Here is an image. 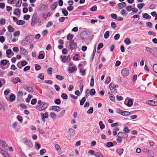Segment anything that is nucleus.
I'll list each match as a JSON object with an SVG mask.
<instances>
[{
	"instance_id": "nucleus-1",
	"label": "nucleus",
	"mask_w": 157,
	"mask_h": 157,
	"mask_svg": "<svg viewBox=\"0 0 157 157\" xmlns=\"http://www.w3.org/2000/svg\"><path fill=\"white\" fill-rule=\"evenodd\" d=\"M48 106V105L47 103L43 102L40 105H37L36 106V108L38 110L41 111L45 110Z\"/></svg>"
},
{
	"instance_id": "nucleus-2",
	"label": "nucleus",
	"mask_w": 157,
	"mask_h": 157,
	"mask_svg": "<svg viewBox=\"0 0 157 157\" xmlns=\"http://www.w3.org/2000/svg\"><path fill=\"white\" fill-rule=\"evenodd\" d=\"M70 49L72 52H74L75 51L77 48V43L75 42L74 40H71L69 42Z\"/></svg>"
},
{
	"instance_id": "nucleus-3",
	"label": "nucleus",
	"mask_w": 157,
	"mask_h": 157,
	"mask_svg": "<svg viewBox=\"0 0 157 157\" xmlns=\"http://www.w3.org/2000/svg\"><path fill=\"white\" fill-rule=\"evenodd\" d=\"M37 13H35L33 16L32 20L31 23L32 26H33L39 21V18H37Z\"/></svg>"
},
{
	"instance_id": "nucleus-4",
	"label": "nucleus",
	"mask_w": 157,
	"mask_h": 157,
	"mask_svg": "<svg viewBox=\"0 0 157 157\" xmlns=\"http://www.w3.org/2000/svg\"><path fill=\"white\" fill-rule=\"evenodd\" d=\"M22 141L24 144L29 147L31 148L33 147V144L29 140L26 138H24L22 139Z\"/></svg>"
},
{
	"instance_id": "nucleus-5",
	"label": "nucleus",
	"mask_w": 157,
	"mask_h": 157,
	"mask_svg": "<svg viewBox=\"0 0 157 157\" xmlns=\"http://www.w3.org/2000/svg\"><path fill=\"white\" fill-rule=\"evenodd\" d=\"M31 41L28 39V37L26 36L25 39H24L21 43V45L23 46H24L27 44L30 43Z\"/></svg>"
},
{
	"instance_id": "nucleus-6",
	"label": "nucleus",
	"mask_w": 157,
	"mask_h": 157,
	"mask_svg": "<svg viewBox=\"0 0 157 157\" xmlns=\"http://www.w3.org/2000/svg\"><path fill=\"white\" fill-rule=\"evenodd\" d=\"M117 136L120 137L123 139L126 138L128 137V135L124 132H118Z\"/></svg>"
},
{
	"instance_id": "nucleus-7",
	"label": "nucleus",
	"mask_w": 157,
	"mask_h": 157,
	"mask_svg": "<svg viewBox=\"0 0 157 157\" xmlns=\"http://www.w3.org/2000/svg\"><path fill=\"white\" fill-rule=\"evenodd\" d=\"M0 146L5 149H7L8 146L5 141L2 140H0Z\"/></svg>"
},
{
	"instance_id": "nucleus-8",
	"label": "nucleus",
	"mask_w": 157,
	"mask_h": 157,
	"mask_svg": "<svg viewBox=\"0 0 157 157\" xmlns=\"http://www.w3.org/2000/svg\"><path fill=\"white\" fill-rule=\"evenodd\" d=\"M129 73V71L127 68H124L121 71V74L123 76H128Z\"/></svg>"
},
{
	"instance_id": "nucleus-9",
	"label": "nucleus",
	"mask_w": 157,
	"mask_h": 157,
	"mask_svg": "<svg viewBox=\"0 0 157 157\" xmlns=\"http://www.w3.org/2000/svg\"><path fill=\"white\" fill-rule=\"evenodd\" d=\"M39 10L40 11L46 10L48 9V7L44 4H40L39 6Z\"/></svg>"
},
{
	"instance_id": "nucleus-10",
	"label": "nucleus",
	"mask_w": 157,
	"mask_h": 157,
	"mask_svg": "<svg viewBox=\"0 0 157 157\" xmlns=\"http://www.w3.org/2000/svg\"><path fill=\"white\" fill-rule=\"evenodd\" d=\"M125 104L128 107L131 106L133 104V101L131 99L126 100L124 101Z\"/></svg>"
},
{
	"instance_id": "nucleus-11",
	"label": "nucleus",
	"mask_w": 157,
	"mask_h": 157,
	"mask_svg": "<svg viewBox=\"0 0 157 157\" xmlns=\"http://www.w3.org/2000/svg\"><path fill=\"white\" fill-rule=\"evenodd\" d=\"M77 68L75 65H73L72 66H70L68 67V71L70 73H72L74 71H76Z\"/></svg>"
},
{
	"instance_id": "nucleus-12",
	"label": "nucleus",
	"mask_w": 157,
	"mask_h": 157,
	"mask_svg": "<svg viewBox=\"0 0 157 157\" xmlns=\"http://www.w3.org/2000/svg\"><path fill=\"white\" fill-rule=\"evenodd\" d=\"M41 115H42V121L44 122L45 121V119L47 118L48 117V113L46 112L44 113V114L42 113H40Z\"/></svg>"
},
{
	"instance_id": "nucleus-13",
	"label": "nucleus",
	"mask_w": 157,
	"mask_h": 157,
	"mask_svg": "<svg viewBox=\"0 0 157 157\" xmlns=\"http://www.w3.org/2000/svg\"><path fill=\"white\" fill-rule=\"evenodd\" d=\"M20 52L21 54H24V55H26L28 53L26 50L23 47L20 48Z\"/></svg>"
},
{
	"instance_id": "nucleus-14",
	"label": "nucleus",
	"mask_w": 157,
	"mask_h": 157,
	"mask_svg": "<svg viewBox=\"0 0 157 157\" xmlns=\"http://www.w3.org/2000/svg\"><path fill=\"white\" fill-rule=\"evenodd\" d=\"M12 82L13 84H16L18 82H19L21 83H22L21 80H20V78L17 77L15 78L14 79H13L12 80Z\"/></svg>"
},
{
	"instance_id": "nucleus-15",
	"label": "nucleus",
	"mask_w": 157,
	"mask_h": 157,
	"mask_svg": "<svg viewBox=\"0 0 157 157\" xmlns=\"http://www.w3.org/2000/svg\"><path fill=\"white\" fill-rule=\"evenodd\" d=\"M24 88L25 90L29 92H33V89L30 86H25L24 87Z\"/></svg>"
},
{
	"instance_id": "nucleus-16",
	"label": "nucleus",
	"mask_w": 157,
	"mask_h": 157,
	"mask_svg": "<svg viewBox=\"0 0 157 157\" xmlns=\"http://www.w3.org/2000/svg\"><path fill=\"white\" fill-rule=\"evenodd\" d=\"M147 103L149 105L155 106L157 105V103L154 101L149 100L147 102Z\"/></svg>"
},
{
	"instance_id": "nucleus-17",
	"label": "nucleus",
	"mask_w": 157,
	"mask_h": 157,
	"mask_svg": "<svg viewBox=\"0 0 157 157\" xmlns=\"http://www.w3.org/2000/svg\"><path fill=\"white\" fill-rule=\"evenodd\" d=\"M118 6L120 9H121L125 7L126 6V4L125 2H123L118 4Z\"/></svg>"
},
{
	"instance_id": "nucleus-18",
	"label": "nucleus",
	"mask_w": 157,
	"mask_h": 157,
	"mask_svg": "<svg viewBox=\"0 0 157 157\" xmlns=\"http://www.w3.org/2000/svg\"><path fill=\"white\" fill-rule=\"evenodd\" d=\"M116 151L119 155H121L123 152L124 149L121 148H118L116 150Z\"/></svg>"
},
{
	"instance_id": "nucleus-19",
	"label": "nucleus",
	"mask_w": 157,
	"mask_h": 157,
	"mask_svg": "<svg viewBox=\"0 0 157 157\" xmlns=\"http://www.w3.org/2000/svg\"><path fill=\"white\" fill-rule=\"evenodd\" d=\"M58 5V3L57 2H54L51 6V8L52 10H54Z\"/></svg>"
},
{
	"instance_id": "nucleus-20",
	"label": "nucleus",
	"mask_w": 157,
	"mask_h": 157,
	"mask_svg": "<svg viewBox=\"0 0 157 157\" xmlns=\"http://www.w3.org/2000/svg\"><path fill=\"white\" fill-rule=\"evenodd\" d=\"M21 10L19 9H16L14 10L13 14L15 15H18L20 13Z\"/></svg>"
},
{
	"instance_id": "nucleus-21",
	"label": "nucleus",
	"mask_w": 157,
	"mask_h": 157,
	"mask_svg": "<svg viewBox=\"0 0 157 157\" xmlns=\"http://www.w3.org/2000/svg\"><path fill=\"white\" fill-rule=\"evenodd\" d=\"M52 109L54 111H59L60 110V108L58 106H52Z\"/></svg>"
},
{
	"instance_id": "nucleus-22",
	"label": "nucleus",
	"mask_w": 157,
	"mask_h": 157,
	"mask_svg": "<svg viewBox=\"0 0 157 157\" xmlns=\"http://www.w3.org/2000/svg\"><path fill=\"white\" fill-rule=\"evenodd\" d=\"M8 31L10 33L13 32L14 30V28L11 25H9L8 26Z\"/></svg>"
},
{
	"instance_id": "nucleus-23",
	"label": "nucleus",
	"mask_w": 157,
	"mask_h": 157,
	"mask_svg": "<svg viewBox=\"0 0 157 157\" xmlns=\"http://www.w3.org/2000/svg\"><path fill=\"white\" fill-rule=\"evenodd\" d=\"M8 62V61L6 59L1 60L0 63V65L1 64L2 65L4 66L6 65Z\"/></svg>"
},
{
	"instance_id": "nucleus-24",
	"label": "nucleus",
	"mask_w": 157,
	"mask_h": 157,
	"mask_svg": "<svg viewBox=\"0 0 157 157\" xmlns=\"http://www.w3.org/2000/svg\"><path fill=\"white\" fill-rule=\"evenodd\" d=\"M146 49L151 53L153 54L154 52V51L153 49L149 47H146Z\"/></svg>"
},
{
	"instance_id": "nucleus-25",
	"label": "nucleus",
	"mask_w": 157,
	"mask_h": 157,
	"mask_svg": "<svg viewBox=\"0 0 157 157\" xmlns=\"http://www.w3.org/2000/svg\"><path fill=\"white\" fill-rule=\"evenodd\" d=\"M22 2V0H18L15 6L16 7H20L21 6V4Z\"/></svg>"
},
{
	"instance_id": "nucleus-26",
	"label": "nucleus",
	"mask_w": 157,
	"mask_h": 157,
	"mask_svg": "<svg viewBox=\"0 0 157 157\" xmlns=\"http://www.w3.org/2000/svg\"><path fill=\"white\" fill-rule=\"evenodd\" d=\"M124 42L127 45H128V44H130L131 43V41L130 40V39L128 38H126L124 40Z\"/></svg>"
},
{
	"instance_id": "nucleus-27",
	"label": "nucleus",
	"mask_w": 157,
	"mask_h": 157,
	"mask_svg": "<svg viewBox=\"0 0 157 157\" xmlns=\"http://www.w3.org/2000/svg\"><path fill=\"white\" fill-rule=\"evenodd\" d=\"M25 23V21L23 20H19L17 21V23L19 25H22Z\"/></svg>"
},
{
	"instance_id": "nucleus-28",
	"label": "nucleus",
	"mask_w": 157,
	"mask_h": 157,
	"mask_svg": "<svg viewBox=\"0 0 157 157\" xmlns=\"http://www.w3.org/2000/svg\"><path fill=\"white\" fill-rule=\"evenodd\" d=\"M60 57L62 58V62L63 63H65L67 61V56H61Z\"/></svg>"
},
{
	"instance_id": "nucleus-29",
	"label": "nucleus",
	"mask_w": 157,
	"mask_h": 157,
	"mask_svg": "<svg viewBox=\"0 0 157 157\" xmlns=\"http://www.w3.org/2000/svg\"><path fill=\"white\" fill-rule=\"evenodd\" d=\"M99 125L100 126V128L101 129H102L105 128V125L101 121H100L99 122Z\"/></svg>"
},
{
	"instance_id": "nucleus-30",
	"label": "nucleus",
	"mask_w": 157,
	"mask_h": 157,
	"mask_svg": "<svg viewBox=\"0 0 157 157\" xmlns=\"http://www.w3.org/2000/svg\"><path fill=\"white\" fill-rule=\"evenodd\" d=\"M143 17L146 19H150L151 18V17L147 13L144 14L143 16Z\"/></svg>"
},
{
	"instance_id": "nucleus-31",
	"label": "nucleus",
	"mask_w": 157,
	"mask_h": 157,
	"mask_svg": "<svg viewBox=\"0 0 157 157\" xmlns=\"http://www.w3.org/2000/svg\"><path fill=\"white\" fill-rule=\"evenodd\" d=\"M69 132L71 136H73L75 134V131L72 128L69 129Z\"/></svg>"
},
{
	"instance_id": "nucleus-32",
	"label": "nucleus",
	"mask_w": 157,
	"mask_h": 157,
	"mask_svg": "<svg viewBox=\"0 0 157 157\" xmlns=\"http://www.w3.org/2000/svg\"><path fill=\"white\" fill-rule=\"evenodd\" d=\"M153 70L155 72L157 73V64H155L153 65Z\"/></svg>"
},
{
	"instance_id": "nucleus-33",
	"label": "nucleus",
	"mask_w": 157,
	"mask_h": 157,
	"mask_svg": "<svg viewBox=\"0 0 157 157\" xmlns=\"http://www.w3.org/2000/svg\"><path fill=\"white\" fill-rule=\"evenodd\" d=\"M109 32L108 31H106L104 35V37L105 38L107 39L108 38L109 36Z\"/></svg>"
},
{
	"instance_id": "nucleus-34",
	"label": "nucleus",
	"mask_w": 157,
	"mask_h": 157,
	"mask_svg": "<svg viewBox=\"0 0 157 157\" xmlns=\"http://www.w3.org/2000/svg\"><path fill=\"white\" fill-rule=\"evenodd\" d=\"M86 98L85 97H83L82 98L80 102V105H83L86 101Z\"/></svg>"
},
{
	"instance_id": "nucleus-35",
	"label": "nucleus",
	"mask_w": 157,
	"mask_h": 157,
	"mask_svg": "<svg viewBox=\"0 0 157 157\" xmlns=\"http://www.w3.org/2000/svg\"><path fill=\"white\" fill-rule=\"evenodd\" d=\"M62 12L65 16H67L68 14V12L65 9H62Z\"/></svg>"
},
{
	"instance_id": "nucleus-36",
	"label": "nucleus",
	"mask_w": 157,
	"mask_h": 157,
	"mask_svg": "<svg viewBox=\"0 0 157 157\" xmlns=\"http://www.w3.org/2000/svg\"><path fill=\"white\" fill-rule=\"evenodd\" d=\"M145 5L144 3H140L138 4L137 7L139 9H141Z\"/></svg>"
},
{
	"instance_id": "nucleus-37",
	"label": "nucleus",
	"mask_w": 157,
	"mask_h": 157,
	"mask_svg": "<svg viewBox=\"0 0 157 157\" xmlns=\"http://www.w3.org/2000/svg\"><path fill=\"white\" fill-rule=\"evenodd\" d=\"M111 81V78L110 77H108L106 80L105 81V84H109L110 82Z\"/></svg>"
},
{
	"instance_id": "nucleus-38",
	"label": "nucleus",
	"mask_w": 157,
	"mask_h": 157,
	"mask_svg": "<svg viewBox=\"0 0 157 157\" xmlns=\"http://www.w3.org/2000/svg\"><path fill=\"white\" fill-rule=\"evenodd\" d=\"M38 78L41 80H43L44 78V74L43 73H41L39 74Z\"/></svg>"
},
{
	"instance_id": "nucleus-39",
	"label": "nucleus",
	"mask_w": 157,
	"mask_h": 157,
	"mask_svg": "<svg viewBox=\"0 0 157 157\" xmlns=\"http://www.w3.org/2000/svg\"><path fill=\"white\" fill-rule=\"evenodd\" d=\"M15 98V96L14 94H11L10 97V99L12 101H13Z\"/></svg>"
},
{
	"instance_id": "nucleus-40",
	"label": "nucleus",
	"mask_w": 157,
	"mask_h": 157,
	"mask_svg": "<svg viewBox=\"0 0 157 157\" xmlns=\"http://www.w3.org/2000/svg\"><path fill=\"white\" fill-rule=\"evenodd\" d=\"M56 78L60 80H62L64 79V77L61 75H57L56 76Z\"/></svg>"
},
{
	"instance_id": "nucleus-41",
	"label": "nucleus",
	"mask_w": 157,
	"mask_h": 157,
	"mask_svg": "<svg viewBox=\"0 0 157 157\" xmlns=\"http://www.w3.org/2000/svg\"><path fill=\"white\" fill-rule=\"evenodd\" d=\"M61 97L63 99H67L68 98L67 95L64 93L62 94Z\"/></svg>"
},
{
	"instance_id": "nucleus-42",
	"label": "nucleus",
	"mask_w": 157,
	"mask_h": 157,
	"mask_svg": "<svg viewBox=\"0 0 157 157\" xmlns=\"http://www.w3.org/2000/svg\"><path fill=\"white\" fill-rule=\"evenodd\" d=\"M147 153L148 154L150 155L152 157H154L155 155L154 154L151 150L149 149V150H148Z\"/></svg>"
},
{
	"instance_id": "nucleus-43",
	"label": "nucleus",
	"mask_w": 157,
	"mask_h": 157,
	"mask_svg": "<svg viewBox=\"0 0 157 157\" xmlns=\"http://www.w3.org/2000/svg\"><path fill=\"white\" fill-rule=\"evenodd\" d=\"M55 147L57 151L60 150L61 148L60 146L58 144H56L55 145Z\"/></svg>"
},
{
	"instance_id": "nucleus-44",
	"label": "nucleus",
	"mask_w": 157,
	"mask_h": 157,
	"mask_svg": "<svg viewBox=\"0 0 157 157\" xmlns=\"http://www.w3.org/2000/svg\"><path fill=\"white\" fill-rule=\"evenodd\" d=\"M27 36L28 37V39H29L31 42L34 40V36L33 35H30Z\"/></svg>"
},
{
	"instance_id": "nucleus-45",
	"label": "nucleus",
	"mask_w": 157,
	"mask_h": 157,
	"mask_svg": "<svg viewBox=\"0 0 157 157\" xmlns=\"http://www.w3.org/2000/svg\"><path fill=\"white\" fill-rule=\"evenodd\" d=\"M113 146V143L111 142H109L107 143V146L108 147H110Z\"/></svg>"
},
{
	"instance_id": "nucleus-46",
	"label": "nucleus",
	"mask_w": 157,
	"mask_h": 157,
	"mask_svg": "<svg viewBox=\"0 0 157 157\" xmlns=\"http://www.w3.org/2000/svg\"><path fill=\"white\" fill-rule=\"evenodd\" d=\"M93 109L92 107H90V109L87 111V113L88 114H91L93 113Z\"/></svg>"
},
{
	"instance_id": "nucleus-47",
	"label": "nucleus",
	"mask_w": 157,
	"mask_h": 157,
	"mask_svg": "<svg viewBox=\"0 0 157 157\" xmlns=\"http://www.w3.org/2000/svg\"><path fill=\"white\" fill-rule=\"evenodd\" d=\"M97 7L95 5H94L90 9V10L91 11H94L97 10Z\"/></svg>"
},
{
	"instance_id": "nucleus-48",
	"label": "nucleus",
	"mask_w": 157,
	"mask_h": 157,
	"mask_svg": "<svg viewBox=\"0 0 157 157\" xmlns=\"http://www.w3.org/2000/svg\"><path fill=\"white\" fill-rule=\"evenodd\" d=\"M44 57V55L42 53L40 54L38 56V58L39 59H43Z\"/></svg>"
},
{
	"instance_id": "nucleus-49",
	"label": "nucleus",
	"mask_w": 157,
	"mask_h": 157,
	"mask_svg": "<svg viewBox=\"0 0 157 157\" xmlns=\"http://www.w3.org/2000/svg\"><path fill=\"white\" fill-rule=\"evenodd\" d=\"M20 34V32L19 31H17L13 33L14 36H19Z\"/></svg>"
},
{
	"instance_id": "nucleus-50",
	"label": "nucleus",
	"mask_w": 157,
	"mask_h": 157,
	"mask_svg": "<svg viewBox=\"0 0 157 157\" xmlns=\"http://www.w3.org/2000/svg\"><path fill=\"white\" fill-rule=\"evenodd\" d=\"M73 36L71 34H68L67 36V39L68 40H72Z\"/></svg>"
},
{
	"instance_id": "nucleus-51",
	"label": "nucleus",
	"mask_w": 157,
	"mask_h": 157,
	"mask_svg": "<svg viewBox=\"0 0 157 157\" xmlns=\"http://www.w3.org/2000/svg\"><path fill=\"white\" fill-rule=\"evenodd\" d=\"M95 93V91L94 89H92L90 90V94L91 95H93Z\"/></svg>"
},
{
	"instance_id": "nucleus-52",
	"label": "nucleus",
	"mask_w": 157,
	"mask_h": 157,
	"mask_svg": "<svg viewBox=\"0 0 157 157\" xmlns=\"http://www.w3.org/2000/svg\"><path fill=\"white\" fill-rule=\"evenodd\" d=\"M123 131L124 132L126 133H128L130 132V130L128 129V128L126 127L123 129Z\"/></svg>"
},
{
	"instance_id": "nucleus-53",
	"label": "nucleus",
	"mask_w": 157,
	"mask_h": 157,
	"mask_svg": "<svg viewBox=\"0 0 157 157\" xmlns=\"http://www.w3.org/2000/svg\"><path fill=\"white\" fill-rule=\"evenodd\" d=\"M17 118L18 120L20 121V122L22 123V122L23 118L21 116L19 115H18L17 116Z\"/></svg>"
},
{
	"instance_id": "nucleus-54",
	"label": "nucleus",
	"mask_w": 157,
	"mask_h": 157,
	"mask_svg": "<svg viewBox=\"0 0 157 157\" xmlns=\"http://www.w3.org/2000/svg\"><path fill=\"white\" fill-rule=\"evenodd\" d=\"M37 101V100L35 98H33L32 99V100L31 101V104L32 105H34L35 104Z\"/></svg>"
},
{
	"instance_id": "nucleus-55",
	"label": "nucleus",
	"mask_w": 157,
	"mask_h": 157,
	"mask_svg": "<svg viewBox=\"0 0 157 157\" xmlns=\"http://www.w3.org/2000/svg\"><path fill=\"white\" fill-rule=\"evenodd\" d=\"M41 68L40 66L38 64H36L35 65V69L36 70L38 71L40 70Z\"/></svg>"
},
{
	"instance_id": "nucleus-56",
	"label": "nucleus",
	"mask_w": 157,
	"mask_h": 157,
	"mask_svg": "<svg viewBox=\"0 0 157 157\" xmlns=\"http://www.w3.org/2000/svg\"><path fill=\"white\" fill-rule=\"evenodd\" d=\"M54 102L56 104L59 105L61 103V101L59 99H57L55 100Z\"/></svg>"
},
{
	"instance_id": "nucleus-57",
	"label": "nucleus",
	"mask_w": 157,
	"mask_h": 157,
	"mask_svg": "<svg viewBox=\"0 0 157 157\" xmlns=\"http://www.w3.org/2000/svg\"><path fill=\"white\" fill-rule=\"evenodd\" d=\"M103 47V44L102 43H100L98 45L97 47V49L100 50L101 48H102Z\"/></svg>"
},
{
	"instance_id": "nucleus-58",
	"label": "nucleus",
	"mask_w": 157,
	"mask_h": 157,
	"mask_svg": "<svg viewBox=\"0 0 157 157\" xmlns=\"http://www.w3.org/2000/svg\"><path fill=\"white\" fill-rule=\"evenodd\" d=\"M94 155L96 157H103L101 154L98 152H97Z\"/></svg>"
},
{
	"instance_id": "nucleus-59",
	"label": "nucleus",
	"mask_w": 157,
	"mask_h": 157,
	"mask_svg": "<svg viewBox=\"0 0 157 157\" xmlns=\"http://www.w3.org/2000/svg\"><path fill=\"white\" fill-rule=\"evenodd\" d=\"M118 137L116 139V140L119 143H121V142H122V139H123L121 137H120L119 136H117Z\"/></svg>"
},
{
	"instance_id": "nucleus-60",
	"label": "nucleus",
	"mask_w": 157,
	"mask_h": 157,
	"mask_svg": "<svg viewBox=\"0 0 157 157\" xmlns=\"http://www.w3.org/2000/svg\"><path fill=\"white\" fill-rule=\"evenodd\" d=\"M111 27L113 29H114L117 27L116 24L114 22H111Z\"/></svg>"
},
{
	"instance_id": "nucleus-61",
	"label": "nucleus",
	"mask_w": 157,
	"mask_h": 157,
	"mask_svg": "<svg viewBox=\"0 0 157 157\" xmlns=\"http://www.w3.org/2000/svg\"><path fill=\"white\" fill-rule=\"evenodd\" d=\"M109 98L110 99L113 101L115 100V97L112 94H110L109 95Z\"/></svg>"
},
{
	"instance_id": "nucleus-62",
	"label": "nucleus",
	"mask_w": 157,
	"mask_h": 157,
	"mask_svg": "<svg viewBox=\"0 0 157 157\" xmlns=\"http://www.w3.org/2000/svg\"><path fill=\"white\" fill-rule=\"evenodd\" d=\"M111 17L114 19H117V16L116 14L112 13L111 14Z\"/></svg>"
},
{
	"instance_id": "nucleus-63",
	"label": "nucleus",
	"mask_w": 157,
	"mask_h": 157,
	"mask_svg": "<svg viewBox=\"0 0 157 157\" xmlns=\"http://www.w3.org/2000/svg\"><path fill=\"white\" fill-rule=\"evenodd\" d=\"M114 85L113 83H111L110 84L109 87L111 90L114 89Z\"/></svg>"
},
{
	"instance_id": "nucleus-64",
	"label": "nucleus",
	"mask_w": 157,
	"mask_h": 157,
	"mask_svg": "<svg viewBox=\"0 0 157 157\" xmlns=\"http://www.w3.org/2000/svg\"><path fill=\"white\" fill-rule=\"evenodd\" d=\"M46 152V150L45 149H44L41 150L40 152V154L42 155L43 154Z\"/></svg>"
}]
</instances>
